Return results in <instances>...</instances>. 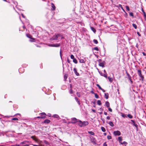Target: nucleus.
<instances>
[{"label": "nucleus", "instance_id": "obj_1", "mask_svg": "<svg viewBox=\"0 0 146 146\" xmlns=\"http://www.w3.org/2000/svg\"><path fill=\"white\" fill-rule=\"evenodd\" d=\"M60 34H57V35H55L52 36L50 38V40L51 41L54 40H57L58 37L60 36Z\"/></svg>", "mask_w": 146, "mask_h": 146}, {"label": "nucleus", "instance_id": "obj_2", "mask_svg": "<svg viewBox=\"0 0 146 146\" xmlns=\"http://www.w3.org/2000/svg\"><path fill=\"white\" fill-rule=\"evenodd\" d=\"M137 73L139 76L141 78V79L142 80H143L144 78V77L142 74L141 71L140 70H138Z\"/></svg>", "mask_w": 146, "mask_h": 146}, {"label": "nucleus", "instance_id": "obj_3", "mask_svg": "<svg viewBox=\"0 0 146 146\" xmlns=\"http://www.w3.org/2000/svg\"><path fill=\"white\" fill-rule=\"evenodd\" d=\"M72 122H69V123H75L77 122H78V120L76 118H72L71 119Z\"/></svg>", "mask_w": 146, "mask_h": 146}, {"label": "nucleus", "instance_id": "obj_4", "mask_svg": "<svg viewBox=\"0 0 146 146\" xmlns=\"http://www.w3.org/2000/svg\"><path fill=\"white\" fill-rule=\"evenodd\" d=\"M60 44H50L48 45V46H52V47H58L60 46Z\"/></svg>", "mask_w": 146, "mask_h": 146}, {"label": "nucleus", "instance_id": "obj_5", "mask_svg": "<svg viewBox=\"0 0 146 146\" xmlns=\"http://www.w3.org/2000/svg\"><path fill=\"white\" fill-rule=\"evenodd\" d=\"M113 133L115 135H119L121 134L120 132L119 131H115Z\"/></svg>", "mask_w": 146, "mask_h": 146}, {"label": "nucleus", "instance_id": "obj_6", "mask_svg": "<svg viewBox=\"0 0 146 146\" xmlns=\"http://www.w3.org/2000/svg\"><path fill=\"white\" fill-rule=\"evenodd\" d=\"M41 118H44L45 117L46 115L45 113L43 112L40 114Z\"/></svg>", "mask_w": 146, "mask_h": 146}, {"label": "nucleus", "instance_id": "obj_7", "mask_svg": "<svg viewBox=\"0 0 146 146\" xmlns=\"http://www.w3.org/2000/svg\"><path fill=\"white\" fill-rule=\"evenodd\" d=\"M73 71L74 73L77 76H78L79 75V74L77 72V70L76 68H74L73 69Z\"/></svg>", "mask_w": 146, "mask_h": 146}, {"label": "nucleus", "instance_id": "obj_8", "mask_svg": "<svg viewBox=\"0 0 146 146\" xmlns=\"http://www.w3.org/2000/svg\"><path fill=\"white\" fill-rule=\"evenodd\" d=\"M78 125L81 127L83 126V122L81 120H79L78 121Z\"/></svg>", "mask_w": 146, "mask_h": 146}, {"label": "nucleus", "instance_id": "obj_9", "mask_svg": "<svg viewBox=\"0 0 146 146\" xmlns=\"http://www.w3.org/2000/svg\"><path fill=\"white\" fill-rule=\"evenodd\" d=\"M83 126L84 125H87L88 124V122L87 121H83Z\"/></svg>", "mask_w": 146, "mask_h": 146}, {"label": "nucleus", "instance_id": "obj_10", "mask_svg": "<svg viewBox=\"0 0 146 146\" xmlns=\"http://www.w3.org/2000/svg\"><path fill=\"white\" fill-rule=\"evenodd\" d=\"M105 97L106 99H108L109 97V94L108 93H105Z\"/></svg>", "mask_w": 146, "mask_h": 146}, {"label": "nucleus", "instance_id": "obj_11", "mask_svg": "<svg viewBox=\"0 0 146 146\" xmlns=\"http://www.w3.org/2000/svg\"><path fill=\"white\" fill-rule=\"evenodd\" d=\"M50 122V121L48 119H45L44 121V123H49Z\"/></svg>", "mask_w": 146, "mask_h": 146}, {"label": "nucleus", "instance_id": "obj_12", "mask_svg": "<svg viewBox=\"0 0 146 146\" xmlns=\"http://www.w3.org/2000/svg\"><path fill=\"white\" fill-rule=\"evenodd\" d=\"M99 65L100 66L102 67H104V64L103 62L100 63L99 64Z\"/></svg>", "mask_w": 146, "mask_h": 146}, {"label": "nucleus", "instance_id": "obj_13", "mask_svg": "<svg viewBox=\"0 0 146 146\" xmlns=\"http://www.w3.org/2000/svg\"><path fill=\"white\" fill-rule=\"evenodd\" d=\"M109 124L110 125L111 127H113L114 126L113 123L112 121H110L109 123Z\"/></svg>", "mask_w": 146, "mask_h": 146}, {"label": "nucleus", "instance_id": "obj_14", "mask_svg": "<svg viewBox=\"0 0 146 146\" xmlns=\"http://www.w3.org/2000/svg\"><path fill=\"white\" fill-rule=\"evenodd\" d=\"M51 4H52V10H55V7L54 5L52 3Z\"/></svg>", "mask_w": 146, "mask_h": 146}, {"label": "nucleus", "instance_id": "obj_15", "mask_svg": "<svg viewBox=\"0 0 146 146\" xmlns=\"http://www.w3.org/2000/svg\"><path fill=\"white\" fill-rule=\"evenodd\" d=\"M127 74L129 80H131V77L130 76L129 74L128 73H127Z\"/></svg>", "mask_w": 146, "mask_h": 146}, {"label": "nucleus", "instance_id": "obj_16", "mask_svg": "<svg viewBox=\"0 0 146 146\" xmlns=\"http://www.w3.org/2000/svg\"><path fill=\"white\" fill-rule=\"evenodd\" d=\"M106 105L108 107H110V103L108 102H106Z\"/></svg>", "mask_w": 146, "mask_h": 146}, {"label": "nucleus", "instance_id": "obj_17", "mask_svg": "<svg viewBox=\"0 0 146 146\" xmlns=\"http://www.w3.org/2000/svg\"><path fill=\"white\" fill-rule=\"evenodd\" d=\"M118 139L119 141V142L120 143H121V141H122V139L121 137H118Z\"/></svg>", "mask_w": 146, "mask_h": 146}, {"label": "nucleus", "instance_id": "obj_18", "mask_svg": "<svg viewBox=\"0 0 146 146\" xmlns=\"http://www.w3.org/2000/svg\"><path fill=\"white\" fill-rule=\"evenodd\" d=\"M101 129L102 131L103 132H105L106 131V129L104 127H101Z\"/></svg>", "mask_w": 146, "mask_h": 146}, {"label": "nucleus", "instance_id": "obj_19", "mask_svg": "<svg viewBox=\"0 0 146 146\" xmlns=\"http://www.w3.org/2000/svg\"><path fill=\"white\" fill-rule=\"evenodd\" d=\"M108 79H109V81L111 82H112L113 81V79L112 78H110V77H108Z\"/></svg>", "mask_w": 146, "mask_h": 146}, {"label": "nucleus", "instance_id": "obj_20", "mask_svg": "<svg viewBox=\"0 0 146 146\" xmlns=\"http://www.w3.org/2000/svg\"><path fill=\"white\" fill-rule=\"evenodd\" d=\"M79 62L81 63H85V61L83 59H80L79 60Z\"/></svg>", "mask_w": 146, "mask_h": 146}, {"label": "nucleus", "instance_id": "obj_21", "mask_svg": "<svg viewBox=\"0 0 146 146\" xmlns=\"http://www.w3.org/2000/svg\"><path fill=\"white\" fill-rule=\"evenodd\" d=\"M88 133H89L90 134L92 135H94V132L91 131H89L88 132Z\"/></svg>", "mask_w": 146, "mask_h": 146}, {"label": "nucleus", "instance_id": "obj_22", "mask_svg": "<svg viewBox=\"0 0 146 146\" xmlns=\"http://www.w3.org/2000/svg\"><path fill=\"white\" fill-rule=\"evenodd\" d=\"M31 138L36 141H37V139L35 136H32Z\"/></svg>", "mask_w": 146, "mask_h": 146}, {"label": "nucleus", "instance_id": "obj_23", "mask_svg": "<svg viewBox=\"0 0 146 146\" xmlns=\"http://www.w3.org/2000/svg\"><path fill=\"white\" fill-rule=\"evenodd\" d=\"M98 104L99 105H100L101 104V101L100 100H98V101L97 102Z\"/></svg>", "mask_w": 146, "mask_h": 146}, {"label": "nucleus", "instance_id": "obj_24", "mask_svg": "<svg viewBox=\"0 0 146 146\" xmlns=\"http://www.w3.org/2000/svg\"><path fill=\"white\" fill-rule=\"evenodd\" d=\"M128 117L130 118L131 119L133 118V116L131 114H129L127 115Z\"/></svg>", "mask_w": 146, "mask_h": 146}, {"label": "nucleus", "instance_id": "obj_25", "mask_svg": "<svg viewBox=\"0 0 146 146\" xmlns=\"http://www.w3.org/2000/svg\"><path fill=\"white\" fill-rule=\"evenodd\" d=\"M119 7H120V8H121V9H122V10L124 12H125V11L123 9V7H122V5H119Z\"/></svg>", "mask_w": 146, "mask_h": 146}, {"label": "nucleus", "instance_id": "obj_26", "mask_svg": "<svg viewBox=\"0 0 146 146\" xmlns=\"http://www.w3.org/2000/svg\"><path fill=\"white\" fill-rule=\"evenodd\" d=\"M73 61L75 64H77L78 62L77 60L75 58L73 59Z\"/></svg>", "mask_w": 146, "mask_h": 146}, {"label": "nucleus", "instance_id": "obj_27", "mask_svg": "<svg viewBox=\"0 0 146 146\" xmlns=\"http://www.w3.org/2000/svg\"><path fill=\"white\" fill-rule=\"evenodd\" d=\"M133 26L135 29H136L137 28V26L135 24H133Z\"/></svg>", "mask_w": 146, "mask_h": 146}, {"label": "nucleus", "instance_id": "obj_28", "mask_svg": "<svg viewBox=\"0 0 146 146\" xmlns=\"http://www.w3.org/2000/svg\"><path fill=\"white\" fill-rule=\"evenodd\" d=\"M91 29H92V30L94 32V33H95L96 31L95 30V29L93 27H91Z\"/></svg>", "mask_w": 146, "mask_h": 146}, {"label": "nucleus", "instance_id": "obj_29", "mask_svg": "<svg viewBox=\"0 0 146 146\" xmlns=\"http://www.w3.org/2000/svg\"><path fill=\"white\" fill-rule=\"evenodd\" d=\"M94 95L95 97L96 98H98L99 96L96 93H94Z\"/></svg>", "mask_w": 146, "mask_h": 146}, {"label": "nucleus", "instance_id": "obj_30", "mask_svg": "<svg viewBox=\"0 0 146 146\" xmlns=\"http://www.w3.org/2000/svg\"><path fill=\"white\" fill-rule=\"evenodd\" d=\"M93 42L95 44H97L98 43V41L94 39L93 40Z\"/></svg>", "mask_w": 146, "mask_h": 146}, {"label": "nucleus", "instance_id": "obj_31", "mask_svg": "<svg viewBox=\"0 0 146 146\" xmlns=\"http://www.w3.org/2000/svg\"><path fill=\"white\" fill-rule=\"evenodd\" d=\"M27 37H28V38H32V36L31 35H29V34L27 35Z\"/></svg>", "mask_w": 146, "mask_h": 146}, {"label": "nucleus", "instance_id": "obj_32", "mask_svg": "<svg viewBox=\"0 0 146 146\" xmlns=\"http://www.w3.org/2000/svg\"><path fill=\"white\" fill-rule=\"evenodd\" d=\"M129 15L132 17H133V13H132V12H130V13H129Z\"/></svg>", "mask_w": 146, "mask_h": 146}, {"label": "nucleus", "instance_id": "obj_33", "mask_svg": "<svg viewBox=\"0 0 146 146\" xmlns=\"http://www.w3.org/2000/svg\"><path fill=\"white\" fill-rule=\"evenodd\" d=\"M125 7H126V9L128 11H129L130 10L129 8V7L128 6H126Z\"/></svg>", "mask_w": 146, "mask_h": 146}, {"label": "nucleus", "instance_id": "obj_34", "mask_svg": "<svg viewBox=\"0 0 146 146\" xmlns=\"http://www.w3.org/2000/svg\"><path fill=\"white\" fill-rule=\"evenodd\" d=\"M53 117H56V118H58V115L57 114H55L53 115Z\"/></svg>", "mask_w": 146, "mask_h": 146}, {"label": "nucleus", "instance_id": "obj_35", "mask_svg": "<svg viewBox=\"0 0 146 146\" xmlns=\"http://www.w3.org/2000/svg\"><path fill=\"white\" fill-rule=\"evenodd\" d=\"M70 58L71 59H73L75 58L74 56V55H72V54L71 55Z\"/></svg>", "mask_w": 146, "mask_h": 146}, {"label": "nucleus", "instance_id": "obj_36", "mask_svg": "<svg viewBox=\"0 0 146 146\" xmlns=\"http://www.w3.org/2000/svg\"><path fill=\"white\" fill-rule=\"evenodd\" d=\"M96 86L99 88L101 90L102 89V88L101 87V86L99 85L98 84H97Z\"/></svg>", "mask_w": 146, "mask_h": 146}, {"label": "nucleus", "instance_id": "obj_37", "mask_svg": "<svg viewBox=\"0 0 146 146\" xmlns=\"http://www.w3.org/2000/svg\"><path fill=\"white\" fill-rule=\"evenodd\" d=\"M120 143L122 144H124L125 145H127V143L125 141H124L123 143Z\"/></svg>", "mask_w": 146, "mask_h": 146}, {"label": "nucleus", "instance_id": "obj_38", "mask_svg": "<svg viewBox=\"0 0 146 146\" xmlns=\"http://www.w3.org/2000/svg\"><path fill=\"white\" fill-rule=\"evenodd\" d=\"M94 49L97 51H98L99 50L98 48L97 47H94Z\"/></svg>", "mask_w": 146, "mask_h": 146}, {"label": "nucleus", "instance_id": "obj_39", "mask_svg": "<svg viewBox=\"0 0 146 146\" xmlns=\"http://www.w3.org/2000/svg\"><path fill=\"white\" fill-rule=\"evenodd\" d=\"M75 98V100L77 101V102H78V104H80V102L78 101V98L76 97Z\"/></svg>", "mask_w": 146, "mask_h": 146}, {"label": "nucleus", "instance_id": "obj_40", "mask_svg": "<svg viewBox=\"0 0 146 146\" xmlns=\"http://www.w3.org/2000/svg\"><path fill=\"white\" fill-rule=\"evenodd\" d=\"M69 92L71 94H72L73 93L72 89H70V90H69Z\"/></svg>", "mask_w": 146, "mask_h": 146}, {"label": "nucleus", "instance_id": "obj_41", "mask_svg": "<svg viewBox=\"0 0 146 146\" xmlns=\"http://www.w3.org/2000/svg\"><path fill=\"white\" fill-rule=\"evenodd\" d=\"M107 138L108 139H111V136L110 135H108L107 136Z\"/></svg>", "mask_w": 146, "mask_h": 146}, {"label": "nucleus", "instance_id": "obj_42", "mask_svg": "<svg viewBox=\"0 0 146 146\" xmlns=\"http://www.w3.org/2000/svg\"><path fill=\"white\" fill-rule=\"evenodd\" d=\"M107 78V74L106 73V74H103V76Z\"/></svg>", "mask_w": 146, "mask_h": 146}, {"label": "nucleus", "instance_id": "obj_43", "mask_svg": "<svg viewBox=\"0 0 146 146\" xmlns=\"http://www.w3.org/2000/svg\"><path fill=\"white\" fill-rule=\"evenodd\" d=\"M12 119L13 120H18V119L17 118H13Z\"/></svg>", "mask_w": 146, "mask_h": 146}, {"label": "nucleus", "instance_id": "obj_44", "mask_svg": "<svg viewBox=\"0 0 146 146\" xmlns=\"http://www.w3.org/2000/svg\"><path fill=\"white\" fill-rule=\"evenodd\" d=\"M133 125H134V126H135L136 127H137V125L135 123V122L133 123Z\"/></svg>", "mask_w": 146, "mask_h": 146}, {"label": "nucleus", "instance_id": "obj_45", "mask_svg": "<svg viewBox=\"0 0 146 146\" xmlns=\"http://www.w3.org/2000/svg\"><path fill=\"white\" fill-rule=\"evenodd\" d=\"M64 79L65 80H66V79H67V76L66 75H64Z\"/></svg>", "mask_w": 146, "mask_h": 146}, {"label": "nucleus", "instance_id": "obj_46", "mask_svg": "<svg viewBox=\"0 0 146 146\" xmlns=\"http://www.w3.org/2000/svg\"><path fill=\"white\" fill-rule=\"evenodd\" d=\"M62 50L61 49L60 51V56L61 57H62Z\"/></svg>", "mask_w": 146, "mask_h": 146}, {"label": "nucleus", "instance_id": "obj_47", "mask_svg": "<svg viewBox=\"0 0 146 146\" xmlns=\"http://www.w3.org/2000/svg\"><path fill=\"white\" fill-rule=\"evenodd\" d=\"M108 110L110 111V112L112 111V110L110 108H108Z\"/></svg>", "mask_w": 146, "mask_h": 146}, {"label": "nucleus", "instance_id": "obj_48", "mask_svg": "<svg viewBox=\"0 0 146 146\" xmlns=\"http://www.w3.org/2000/svg\"><path fill=\"white\" fill-rule=\"evenodd\" d=\"M104 146H107V144L106 143H104L103 144Z\"/></svg>", "mask_w": 146, "mask_h": 146}, {"label": "nucleus", "instance_id": "obj_49", "mask_svg": "<svg viewBox=\"0 0 146 146\" xmlns=\"http://www.w3.org/2000/svg\"><path fill=\"white\" fill-rule=\"evenodd\" d=\"M70 89H72V85L71 84H70Z\"/></svg>", "mask_w": 146, "mask_h": 146}, {"label": "nucleus", "instance_id": "obj_50", "mask_svg": "<svg viewBox=\"0 0 146 146\" xmlns=\"http://www.w3.org/2000/svg\"><path fill=\"white\" fill-rule=\"evenodd\" d=\"M99 73L102 76H103V73H102V72H99Z\"/></svg>", "mask_w": 146, "mask_h": 146}, {"label": "nucleus", "instance_id": "obj_51", "mask_svg": "<svg viewBox=\"0 0 146 146\" xmlns=\"http://www.w3.org/2000/svg\"><path fill=\"white\" fill-rule=\"evenodd\" d=\"M107 119H108V120H109L110 119V117L109 116H108L107 117H106Z\"/></svg>", "mask_w": 146, "mask_h": 146}, {"label": "nucleus", "instance_id": "obj_52", "mask_svg": "<svg viewBox=\"0 0 146 146\" xmlns=\"http://www.w3.org/2000/svg\"><path fill=\"white\" fill-rule=\"evenodd\" d=\"M47 116L50 117L51 116V114L50 113H48V114Z\"/></svg>", "mask_w": 146, "mask_h": 146}, {"label": "nucleus", "instance_id": "obj_53", "mask_svg": "<svg viewBox=\"0 0 146 146\" xmlns=\"http://www.w3.org/2000/svg\"><path fill=\"white\" fill-rule=\"evenodd\" d=\"M137 33L138 35L139 36H141V35L139 32H137Z\"/></svg>", "mask_w": 146, "mask_h": 146}, {"label": "nucleus", "instance_id": "obj_54", "mask_svg": "<svg viewBox=\"0 0 146 146\" xmlns=\"http://www.w3.org/2000/svg\"><path fill=\"white\" fill-rule=\"evenodd\" d=\"M92 111L94 113H95L96 112V111L92 109Z\"/></svg>", "mask_w": 146, "mask_h": 146}, {"label": "nucleus", "instance_id": "obj_55", "mask_svg": "<svg viewBox=\"0 0 146 146\" xmlns=\"http://www.w3.org/2000/svg\"><path fill=\"white\" fill-rule=\"evenodd\" d=\"M142 54H143V55H144V56H145L146 55V54H145V53L144 52H143Z\"/></svg>", "mask_w": 146, "mask_h": 146}, {"label": "nucleus", "instance_id": "obj_56", "mask_svg": "<svg viewBox=\"0 0 146 146\" xmlns=\"http://www.w3.org/2000/svg\"><path fill=\"white\" fill-rule=\"evenodd\" d=\"M101 90L103 92H105V90L103 89L102 88V89H101Z\"/></svg>", "mask_w": 146, "mask_h": 146}, {"label": "nucleus", "instance_id": "obj_57", "mask_svg": "<svg viewBox=\"0 0 146 146\" xmlns=\"http://www.w3.org/2000/svg\"><path fill=\"white\" fill-rule=\"evenodd\" d=\"M130 81V82H131V84H132L133 83V81H132V80H131H131H129Z\"/></svg>", "mask_w": 146, "mask_h": 146}, {"label": "nucleus", "instance_id": "obj_58", "mask_svg": "<svg viewBox=\"0 0 146 146\" xmlns=\"http://www.w3.org/2000/svg\"><path fill=\"white\" fill-rule=\"evenodd\" d=\"M104 114L105 115H107V112H104Z\"/></svg>", "mask_w": 146, "mask_h": 146}, {"label": "nucleus", "instance_id": "obj_59", "mask_svg": "<svg viewBox=\"0 0 146 146\" xmlns=\"http://www.w3.org/2000/svg\"><path fill=\"white\" fill-rule=\"evenodd\" d=\"M23 146H29V145L28 144H26L24 145Z\"/></svg>", "mask_w": 146, "mask_h": 146}, {"label": "nucleus", "instance_id": "obj_60", "mask_svg": "<svg viewBox=\"0 0 146 146\" xmlns=\"http://www.w3.org/2000/svg\"><path fill=\"white\" fill-rule=\"evenodd\" d=\"M131 121L132 122H133V123L135 122V121H134V120H131Z\"/></svg>", "mask_w": 146, "mask_h": 146}, {"label": "nucleus", "instance_id": "obj_61", "mask_svg": "<svg viewBox=\"0 0 146 146\" xmlns=\"http://www.w3.org/2000/svg\"><path fill=\"white\" fill-rule=\"evenodd\" d=\"M37 118H41L40 116V117L38 116V117H37Z\"/></svg>", "mask_w": 146, "mask_h": 146}, {"label": "nucleus", "instance_id": "obj_62", "mask_svg": "<svg viewBox=\"0 0 146 146\" xmlns=\"http://www.w3.org/2000/svg\"><path fill=\"white\" fill-rule=\"evenodd\" d=\"M25 143L24 142H22L21 143V144H25Z\"/></svg>", "mask_w": 146, "mask_h": 146}, {"label": "nucleus", "instance_id": "obj_63", "mask_svg": "<svg viewBox=\"0 0 146 146\" xmlns=\"http://www.w3.org/2000/svg\"><path fill=\"white\" fill-rule=\"evenodd\" d=\"M34 146H39L38 145H33Z\"/></svg>", "mask_w": 146, "mask_h": 146}, {"label": "nucleus", "instance_id": "obj_64", "mask_svg": "<svg viewBox=\"0 0 146 146\" xmlns=\"http://www.w3.org/2000/svg\"><path fill=\"white\" fill-rule=\"evenodd\" d=\"M16 146H19V145H17V144H16V145H15Z\"/></svg>", "mask_w": 146, "mask_h": 146}]
</instances>
